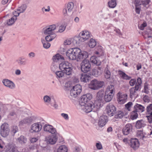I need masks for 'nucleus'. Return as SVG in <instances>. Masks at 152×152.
<instances>
[{
  "instance_id": "a211bd4d",
  "label": "nucleus",
  "mask_w": 152,
  "mask_h": 152,
  "mask_svg": "<svg viewBox=\"0 0 152 152\" xmlns=\"http://www.w3.org/2000/svg\"><path fill=\"white\" fill-rule=\"evenodd\" d=\"M103 70L101 67L98 66L93 69L92 71V75L95 77H98L101 75Z\"/></svg>"
},
{
  "instance_id": "20e7f679",
  "label": "nucleus",
  "mask_w": 152,
  "mask_h": 152,
  "mask_svg": "<svg viewBox=\"0 0 152 152\" xmlns=\"http://www.w3.org/2000/svg\"><path fill=\"white\" fill-rule=\"evenodd\" d=\"M142 83L141 80L140 78H138L134 87L130 88L129 90L130 96L131 98H135L137 96V91L140 88Z\"/></svg>"
},
{
  "instance_id": "49530a36",
  "label": "nucleus",
  "mask_w": 152,
  "mask_h": 152,
  "mask_svg": "<svg viewBox=\"0 0 152 152\" xmlns=\"http://www.w3.org/2000/svg\"><path fill=\"white\" fill-rule=\"evenodd\" d=\"M27 6L26 4L22 5L17 9V11H19L20 13L23 12L27 8Z\"/></svg>"
},
{
  "instance_id": "37998d69",
  "label": "nucleus",
  "mask_w": 152,
  "mask_h": 152,
  "mask_svg": "<svg viewBox=\"0 0 152 152\" xmlns=\"http://www.w3.org/2000/svg\"><path fill=\"white\" fill-rule=\"evenodd\" d=\"M74 7V3L72 2H70L68 4L66 8L67 10H68V12H70L72 11Z\"/></svg>"
},
{
  "instance_id": "de8ad7c7",
  "label": "nucleus",
  "mask_w": 152,
  "mask_h": 152,
  "mask_svg": "<svg viewBox=\"0 0 152 152\" xmlns=\"http://www.w3.org/2000/svg\"><path fill=\"white\" fill-rule=\"evenodd\" d=\"M51 100V98L48 95H45L43 97V100L44 102L48 104L50 103Z\"/></svg>"
},
{
  "instance_id": "603ef678",
  "label": "nucleus",
  "mask_w": 152,
  "mask_h": 152,
  "mask_svg": "<svg viewBox=\"0 0 152 152\" xmlns=\"http://www.w3.org/2000/svg\"><path fill=\"white\" fill-rule=\"evenodd\" d=\"M133 105L132 102H129L125 104V107L129 111H131V108Z\"/></svg>"
},
{
  "instance_id": "473e14b6",
  "label": "nucleus",
  "mask_w": 152,
  "mask_h": 152,
  "mask_svg": "<svg viewBox=\"0 0 152 152\" xmlns=\"http://www.w3.org/2000/svg\"><path fill=\"white\" fill-rule=\"evenodd\" d=\"M17 19L16 17H12L10 19L7 20L4 23L5 25L11 26L13 25Z\"/></svg>"
},
{
  "instance_id": "864d4df0",
  "label": "nucleus",
  "mask_w": 152,
  "mask_h": 152,
  "mask_svg": "<svg viewBox=\"0 0 152 152\" xmlns=\"http://www.w3.org/2000/svg\"><path fill=\"white\" fill-rule=\"evenodd\" d=\"M18 127L16 126H13L12 127L11 130L12 133L14 135L18 131Z\"/></svg>"
},
{
  "instance_id": "4468645a",
  "label": "nucleus",
  "mask_w": 152,
  "mask_h": 152,
  "mask_svg": "<svg viewBox=\"0 0 152 152\" xmlns=\"http://www.w3.org/2000/svg\"><path fill=\"white\" fill-rule=\"evenodd\" d=\"M116 111L115 107L113 104H109L106 107V111L107 113L110 116H113Z\"/></svg>"
},
{
  "instance_id": "09e8293b",
  "label": "nucleus",
  "mask_w": 152,
  "mask_h": 152,
  "mask_svg": "<svg viewBox=\"0 0 152 152\" xmlns=\"http://www.w3.org/2000/svg\"><path fill=\"white\" fill-rule=\"evenodd\" d=\"M104 76L106 78L109 79L110 77V72L107 68H106L104 71Z\"/></svg>"
},
{
  "instance_id": "7ed1b4c3",
  "label": "nucleus",
  "mask_w": 152,
  "mask_h": 152,
  "mask_svg": "<svg viewBox=\"0 0 152 152\" xmlns=\"http://www.w3.org/2000/svg\"><path fill=\"white\" fill-rule=\"evenodd\" d=\"M60 69L67 75H70L72 71L71 64L67 62L61 63L59 65Z\"/></svg>"
},
{
  "instance_id": "7c9ffc66",
  "label": "nucleus",
  "mask_w": 152,
  "mask_h": 152,
  "mask_svg": "<svg viewBox=\"0 0 152 152\" xmlns=\"http://www.w3.org/2000/svg\"><path fill=\"white\" fill-rule=\"evenodd\" d=\"M115 88L113 85H110L108 86L106 89L105 93L114 95Z\"/></svg>"
},
{
  "instance_id": "ea45409f",
  "label": "nucleus",
  "mask_w": 152,
  "mask_h": 152,
  "mask_svg": "<svg viewBox=\"0 0 152 152\" xmlns=\"http://www.w3.org/2000/svg\"><path fill=\"white\" fill-rule=\"evenodd\" d=\"M119 74L121 77L125 80H129L131 78L129 76L124 72L121 71H119Z\"/></svg>"
},
{
  "instance_id": "b1692460",
  "label": "nucleus",
  "mask_w": 152,
  "mask_h": 152,
  "mask_svg": "<svg viewBox=\"0 0 152 152\" xmlns=\"http://www.w3.org/2000/svg\"><path fill=\"white\" fill-rule=\"evenodd\" d=\"M132 126L131 124H126L123 129V133L125 135H127L132 131Z\"/></svg>"
},
{
  "instance_id": "5701e85b",
  "label": "nucleus",
  "mask_w": 152,
  "mask_h": 152,
  "mask_svg": "<svg viewBox=\"0 0 152 152\" xmlns=\"http://www.w3.org/2000/svg\"><path fill=\"white\" fill-rule=\"evenodd\" d=\"M4 85L11 89H13L15 87V85L14 83L9 80L4 79L3 80Z\"/></svg>"
},
{
  "instance_id": "f704fd0d",
  "label": "nucleus",
  "mask_w": 152,
  "mask_h": 152,
  "mask_svg": "<svg viewBox=\"0 0 152 152\" xmlns=\"http://www.w3.org/2000/svg\"><path fill=\"white\" fill-rule=\"evenodd\" d=\"M16 140L18 142L21 144H23L26 143L27 139L24 136L21 135L19 137L17 138Z\"/></svg>"
},
{
  "instance_id": "c756f323",
  "label": "nucleus",
  "mask_w": 152,
  "mask_h": 152,
  "mask_svg": "<svg viewBox=\"0 0 152 152\" xmlns=\"http://www.w3.org/2000/svg\"><path fill=\"white\" fill-rule=\"evenodd\" d=\"M90 78V76L87 74H82L80 77L81 81L85 83L88 82Z\"/></svg>"
},
{
  "instance_id": "9d476101",
  "label": "nucleus",
  "mask_w": 152,
  "mask_h": 152,
  "mask_svg": "<svg viewBox=\"0 0 152 152\" xmlns=\"http://www.w3.org/2000/svg\"><path fill=\"white\" fill-rule=\"evenodd\" d=\"M150 0H135V11L137 13L139 14L141 10L140 5L141 4L143 5L148 4Z\"/></svg>"
},
{
  "instance_id": "6e6d98bb",
  "label": "nucleus",
  "mask_w": 152,
  "mask_h": 152,
  "mask_svg": "<svg viewBox=\"0 0 152 152\" xmlns=\"http://www.w3.org/2000/svg\"><path fill=\"white\" fill-rule=\"evenodd\" d=\"M58 68V66L53 63L52 64L51 66V69L53 72H55Z\"/></svg>"
},
{
  "instance_id": "680f3d73",
  "label": "nucleus",
  "mask_w": 152,
  "mask_h": 152,
  "mask_svg": "<svg viewBox=\"0 0 152 152\" xmlns=\"http://www.w3.org/2000/svg\"><path fill=\"white\" fill-rule=\"evenodd\" d=\"M143 99L145 102H148L150 101L149 97L147 95H145L143 98Z\"/></svg>"
},
{
  "instance_id": "338daca9",
  "label": "nucleus",
  "mask_w": 152,
  "mask_h": 152,
  "mask_svg": "<svg viewBox=\"0 0 152 152\" xmlns=\"http://www.w3.org/2000/svg\"><path fill=\"white\" fill-rule=\"evenodd\" d=\"M4 142L1 140H0V149L2 150L4 147Z\"/></svg>"
},
{
  "instance_id": "0e129e2a",
  "label": "nucleus",
  "mask_w": 152,
  "mask_h": 152,
  "mask_svg": "<svg viewBox=\"0 0 152 152\" xmlns=\"http://www.w3.org/2000/svg\"><path fill=\"white\" fill-rule=\"evenodd\" d=\"M96 146L98 149L100 150L102 148V145L99 143H97L96 144Z\"/></svg>"
},
{
  "instance_id": "9b49d317",
  "label": "nucleus",
  "mask_w": 152,
  "mask_h": 152,
  "mask_svg": "<svg viewBox=\"0 0 152 152\" xmlns=\"http://www.w3.org/2000/svg\"><path fill=\"white\" fill-rule=\"evenodd\" d=\"M81 86L79 84H77L73 87L70 91L71 96L74 97H77L81 92Z\"/></svg>"
},
{
  "instance_id": "8fccbe9b",
  "label": "nucleus",
  "mask_w": 152,
  "mask_h": 152,
  "mask_svg": "<svg viewBox=\"0 0 152 152\" xmlns=\"http://www.w3.org/2000/svg\"><path fill=\"white\" fill-rule=\"evenodd\" d=\"M66 26L64 25H61L58 28V31L56 32L62 33L65 29Z\"/></svg>"
},
{
  "instance_id": "393cba45",
  "label": "nucleus",
  "mask_w": 152,
  "mask_h": 152,
  "mask_svg": "<svg viewBox=\"0 0 152 152\" xmlns=\"http://www.w3.org/2000/svg\"><path fill=\"white\" fill-rule=\"evenodd\" d=\"M58 139L57 137L55 135H52L48 137L46 140L48 143L53 145L55 144Z\"/></svg>"
},
{
  "instance_id": "c85d7f7f",
  "label": "nucleus",
  "mask_w": 152,
  "mask_h": 152,
  "mask_svg": "<svg viewBox=\"0 0 152 152\" xmlns=\"http://www.w3.org/2000/svg\"><path fill=\"white\" fill-rule=\"evenodd\" d=\"M146 125L145 122L144 120H141L137 121L135 127L137 129H140L145 127Z\"/></svg>"
},
{
  "instance_id": "f03ea898",
  "label": "nucleus",
  "mask_w": 152,
  "mask_h": 152,
  "mask_svg": "<svg viewBox=\"0 0 152 152\" xmlns=\"http://www.w3.org/2000/svg\"><path fill=\"white\" fill-rule=\"evenodd\" d=\"M90 37V34L88 31H83L79 34L78 36L75 37L72 42L74 44L77 45L88 39Z\"/></svg>"
},
{
  "instance_id": "a878e982",
  "label": "nucleus",
  "mask_w": 152,
  "mask_h": 152,
  "mask_svg": "<svg viewBox=\"0 0 152 152\" xmlns=\"http://www.w3.org/2000/svg\"><path fill=\"white\" fill-rule=\"evenodd\" d=\"M32 118L31 117L26 118L19 122V125L23 126L24 124H29L32 122Z\"/></svg>"
},
{
  "instance_id": "cd10ccee",
  "label": "nucleus",
  "mask_w": 152,
  "mask_h": 152,
  "mask_svg": "<svg viewBox=\"0 0 152 152\" xmlns=\"http://www.w3.org/2000/svg\"><path fill=\"white\" fill-rule=\"evenodd\" d=\"M22 113V112L20 110H18L16 111L11 112L9 114V115L16 118L20 117Z\"/></svg>"
},
{
  "instance_id": "4d7b16f0",
  "label": "nucleus",
  "mask_w": 152,
  "mask_h": 152,
  "mask_svg": "<svg viewBox=\"0 0 152 152\" xmlns=\"http://www.w3.org/2000/svg\"><path fill=\"white\" fill-rule=\"evenodd\" d=\"M69 12H68V10L66 8H65L63 10V14L64 16H67L68 15V13Z\"/></svg>"
},
{
  "instance_id": "6ab92c4d",
  "label": "nucleus",
  "mask_w": 152,
  "mask_h": 152,
  "mask_svg": "<svg viewBox=\"0 0 152 152\" xmlns=\"http://www.w3.org/2000/svg\"><path fill=\"white\" fill-rule=\"evenodd\" d=\"M104 92L102 90L99 91L97 93L96 100L99 102L103 103L104 101Z\"/></svg>"
},
{
  "instance_id": "2f4dec72",
  "label": "nucleus",
  "mask_w": 152,
  "mask_h": 152,
  "mask_svg": "<svg viewBox=\"0 0 152 152\" xmlns=\"http://www.w3.org/2000/svg\"><path fill=\"white\" fill-rule=\"evenodd\" d=\"M53 60L54 62H57L64 60V58L61 55L59 54H57L53 57Z\"/></svg>"
},
{
  "instance_id": "f8f14e48",
  "label": "nucleus",
  "mask_w": 152,
  "mask_h": 152,
  "mask_svg": "<svg viewBox=\"0 0 152 152\" xmlns=\"http://www.w3.org/2000/svg\"><path fill=\"white\" fill-rule=\"evenodd\" d=\"M92 98V96L91 94H87L83 95L79 100V104L81 106H84L86 103L91 100Z\"/></svg>"
},
{
  "instance_id": "4be33fe9",
  "label": "nucleus",
  "mask_w": 152,
  "mask_h": 152,
  "mask_svg": "<svg viewBox=\"0 0 152 152\" xmlns=\"http://www.w3.org/2000/svg\"><path fill=\"white\" fill-rule=\"evenodd\" d=\"M43 128L45 131L48 132L52 134H54L56 132L55 128H54L52 126L49 124L45 125Z\"/></svg>"
},
{
  "instance_id": "5fc2aeb1",
  "label": "nucleus",
  "mask_w": 152,
  "mask_h": 152,
  "mask_svg": "<svg viewBox=\"0 0 152 152\" xmlns=\"http://www.w3.org/2000/svg\"><path fill=\"white\" fill-rule=\"evenodd\" d=\"M71 87V83L68 82L65 83L64 87L66 90H69V88Z\"/></svg>"
},
{
  "instance_id": "aec40b11",
  "label": "nucleus",
  "mask_w": 152,
  "mask_h": 152,
  "mask_svg": "<svg viewBox=\"0 0 152 152\" xmlns=\"http://www.w3.org/2000/svg\"><path fill=\"white\" fill-rule=\"evenodd\" d=\"M108 118L106 116L102 115L100 117L98 122V125L100 127L104 126L107 121Z\"/></svg>"
},
{
  "instance_id": "423d86ee",
  "label": "nucleus",
  "mask_w": 152,
  "mask_h": 152,
  "mask_svg": "<svg viewBox=\"0 0 152 152\" xmlns=\"http://www.w3.org/2000/svg\"><path fill=\"white\" fill-rule=\"evenodd\" d=\"M134 110L132 113L131 115L132 119L137 118L138 117V114L137 113L143 112L145 110V108L142 105L136 104L134 107Z\"/></svg>"
},
{
  "instance_id": "e433bc0d",
  "label": "nucleus",
  "mask_w": 152,
  "mask_h": 152,
  "mask_svg": "<svg viewBox=\"0 0 152 152\" xmlns=\"http://www.w3.org/2000/svg\"><path fill=\"white\" fill-rule=\"evenodd\" d=\"M67 147L64 145L60 146L57 150V152H67Z\"/></svg>"
},
{
  "instance_id": "58836bf2",
  "label": "nucleus",
  "mask_w": 152,
  "mask_h": 152,
  "mask_svg": "<svg viewBox=\"0 0 152 152\" xmlns=\"http://www.w3.org/2000/svg\"><path fill=\"white\" fill-rule=\"evenodd\" d=\"M17 61L20 65H24L26 64V59L23 57H20L19 58Z\"/></svg>"
},
{
  "instance_id": "1a4fd4ad",
  "label": "nucleus",
  "mask_w": 152,
  "mask_h": 152,
  "mask_svg": "<svg viewBox=\"0 0 152 152\" xmlns=\"http://www.w3.org/2000/svg\"><path fill=\"white\" fill-rule=\"evenodd\" d=\"M10 132V128L8 124L7 123L3 124L0 127V134L4 137L8 136Z\"/></svg>"
},
{
  "instance_id": "a19ab883",
  "label": "nucleus",
  "mask_w": 152,
  "mask_h": 152,
  "mask_svg": "<svg viewBox=\"0 0 152 152\" xmlns=\"http://www.w3.org/2000/svg\"><path fill=\"white\" fill-rule=\"evenodd\" d=\"M136 135L138 138L142 140H144V138L146 137L142 130L137 131Z\"/></svg>"
},
{
  "instance_id": "f3484780",
  "label": "nucleus",
  "mask_w": 152,
  "mask_h": 152,
  "mask_svg": "<svg viewBox=\"0 0 152 152\" xmlns=\"http://www.w3.org/2000/svg\"><path fill=\"white\" fill-rule=\"evenodd\" d=\"M146 113L147 115H147L146 117L147 118L148 121L149 123H152V104H149L146 108Z\"/></svg>"
},
{
  "instance_id": "2eb2a0df",
  "label": "nucleus",
  "mask_w": 152,
  "mask_h": 152,
  "mask_svg": "<svg viewBox=\"0 0 152 152\" xmlns=\"http://www.w3.org/2000/svg\"><path fill=\"white\" fill-rule=\"evenodd\" d=\"M84 106V107L83 108V110L86 113H88L93 110L95 111L96 109H94L95 108L94 105L92 102H90L89 103L85 104Z\"/></svg>"
},
{
  "instance_id": "052dcab7",
  "label": "nucleus",
  "mask_w": 152,
  "mask_h": 152,
  "mask_svg": "<svg viewBox=\"0 0 152 152\" xmlns=\"http://www.w3.org/2000/svg\"><path fill=\"white\" fill-rule=\"evenodd\" d=\"M147 26V24L145 23H144L142 24L140 26H139L140 29L142 30H143L144 29V28L146 27Z\"/></svg>"
},
{
  "instance_id": "0eeeda50",
  "label": "nucleus",
  "mask_w": 152,
  "mask_h": 152,
  "mask_svg": "<svg viewBox=\"0 0 152 152\" xmlns=\"http://www.w3.org/2000/svg\"><path fill=\"white\" fill-rule=\"evenodd\" d=\"M104 84L103 81H99L94 79L91 82L89 85V87L91 89L97 90L102 88Z\"/></svg>"
},
{
  "instance_id": "69168bd1",
  "label": "nucleus",
  "mask_w": 152,
  "mask_h": 152,
  "mask_svg": "<svg viewBox=\"0 0 152 152\" xmlns=\"http://www.w3.org/2000/svg\"><path fill=\"white\" fill-rule=\"evenodd\" d=\"M15 151L14 148L13 147H12L10 148H8V149L5 152H15Z\"/></svg>"
},
{
  "instance_id": "c03bdc74",
  "label": "nucleus",
  "mask_w": 152,
  "mask_h": 152,
  "mask_svg": "<svg viewBox=\"0 0 152 152\" xmlns=\"http://www.w3.org/2000/svg\"><path fill=\"white\" fill-rule=\"evenodd\" d=\"M41 42L43 45V46L44 48L48 49L50 47V44L48 42L45 41L44 39H41Z\"/></svg>"
},
{
  "instance_id": "79ce46f5",
  "label": "nucleus",
  "mask_w": 152,
  "mask_h": 152,
  "mask_svg": "<svg viewBox=\"0 0 152 152\" xmlns=\"http://www.w3.org/2000/svg\"><path fill=\"white\" fill-rule=\"evenodd\" d=\"M108 4L109 7L114 8L116 7L117 5L116 0H111V1L108 2Z\"/></svg>"
},
{
  "instance_id": "e2e57ef3",
  "label": "nucleus",
  "mask_w": 152,
  "mask_h": 152,
  "mask_svg": "<svg viewBox=\"0 0 152 152\" xmlns=\"http://www.w3.org/2000/svg\"><path fill=\"white\" fill-rule=\"evenodd\" d=\"M35 53L33 52H30L28 54V56L30 58H33L35 57Z\"/></svg>"
},
{
  "instance_id": "6e6552de",
  "label": "nucleus",
  "mask_w": 152,
  "mask_h": 152,
  "mask_svg": "<svg viewBox=\"0 0 152 152\" xmlns=\"http://www.w3.org/2000/svg\"><path fill=\"white\" fill-rule=\"evenodd\" d=\"M84 59L81 63V69L82 72L86 73L90 71L91 66L89 60Z\"/></svg>"
},
{
  "instance_id": "bf43d9fd",
  "label": "nucleus",
  "mask_w": 152,
  "mask_h": 152,
  "mask_svg": "<svg viewBox=\"0 0 152 152\" xmlns=\"http://www.w3.org/2000/svg\"><path fill=\"white\" fill-rule=\"evenodd\" d=\"M20 13L19 11H17V9L16 10H15L13 12V14L14 16L13 17H16L17 18V17L19 15Z\"/></svg>"
},
{
  "instance_id": "a18cd8bd",
  "label": "nucleus",
  "mask_w": 152,
  "mask_h": 152,
  "mask_svg": "<svg viewBox=\"0 0 152 152\" xmlns=\"http://www.w3.org/2000/svg\"><path fill=\"white\" fill-rule=\"evenodd\" d=\"M96 45V42L95 39H91L88 44V45L91 48H94Z\"/></svg>"
},
{
  "instance_id": "bb28decb",
  "label": "nucleus",
  "mask_w": 152,
  "mask_h": 152,
  "mask_svg": "<svg viewBox=\"0 0 152 152\" xmlns=\"http://www.w3.org/2000/svg\"><path fill=\"white\" fill-rule=\"evenodd\" d=\"M66 56L69 58L71 60H76V56H75L72 48L68 50L66 52Z\"/></svg>"
},
{
  "instance_id": "ddd939ff",
  "label": "nucleus",
  "mask_w": 152,
  "mask_h": 152,
  "mask_svg": "<svg viewBox=\"0 0 152 152\" xmlns=\"http://www.w3.org/2000/svg\"><path fill=\"white\" fill-rule=\"evenodd\" d=\"M42 126L40 122L35 123L31 126L30 131L31 133H37L40 132L42 129Z\"/></svg>"
},
{
  "instance_id": "39448f33",
  "label": "nucleus",
  "mask_w": 152,
  "mask_h": 152,
  "mask_svg": "<svg viewBox=\"0 0 152 152\" xmlns=\"http://www.w3.org/2000/svg\"><path fill=\"white\" fill-rule=\"evenodd\" d=\"M72 49L75 56H76V60H82L86 59L88 57V53L87 52L81 51V50L78 48Z\"/></svg>"
},
{
  "instance_id": "dca6fc26",
  "label": "nucleus",
  "mask_w": 152,
  "mask_h": 152,
  "mask_svg": "<svg viewBox=\"0 0 152 152\" xmlns=\"http://www.w3.org/2000/svg\"><path fill=\"white\" fill-rule=\"evenodd\" d=\"M118 100L120 104H124L127 99V95L126 94L119 92L117 94Z\"/></svg>"
},
{
  "instance_id": "13d9d810",
  "label": "nucleus",
  "mask_w": 152,
  "mask_h": 152,
  "mask_svg": "<svg viewBox=\"0 0 152 152\" xmlns=\"http://www.w3.org/2000/svg\"><path fill=\"white\" fill-rule=\"evenodd\" d=\"M137 82L134 79H132L130 80L129 81L130 85L131 86H134L135 84H136Z\"/></svg>"
},
{
  "instance_id": "72a5a7b5",
  "label": "nucleus",
  "mask_w": 152,
  "mask_h": 152,
  "mask_svg": "<svg viewBox=\"0 0 152 152\" xmlns=\"http://www.w3.org/2000/svg\"><path fill=\"white\" fill-rule=\"evenodd\" d=\"M114 95L105 93L104 101L106 102H109L112 99Z\"/></svg>"
},
{
  "instance_id": "3c124183",
  "label": "nucleus",
  "mask_w": 152,
  "mask_h": 152,
  "mask_svg": "<svg viewBox=\"0 0 152 152\" xmlns=\"http://www.w3.org/2000/svg\"><path fill=\"white\" fill-rule=\"evenodd\" d=\"M62 71H56L55 72V74L56 75L57 77L58 78H61L64 75V72H63Z\"/></svg>"
},
{
  "instance_id": "f257e3e1",
  "label": "nucleus",
  "mask_w": 152,
  "mask_h": 152,
  "mask_svg": "<svg viewBox=\"0 0 152 152\" xmlns=\"http://www.w3.org/2000/svg\"><path fill=\"white\" fill-rule=\"evenodd\" d=\"M56 28V26L54 24L47 26L43 28V33L45 35H47L45 37V41L48 42H50L56 37V34L53 33V32Z\"/></svg>"
},
{
  "instance_id": "c9c22d12",
  "label": "nucleus",
  "mask_w": 152,
  "mask_h": 152,
  "mask_svg": "<svg viewBox=\"0 0 152 152\" xmlns=\"http://www.w3.org/2000/svg\"><path fill=\"white\" fill-rule=\"evenodd\" d=\"M90 60L92 63L97 66L100 65L101 64V61L98 60L97 58L94 56H92Z\"/></svg>"
},
{
  "instance_id": "4c0bfd02",
  "label": "nucleus",
  "mask_w": 152,
  "mask_h": 152,
  "mask_svg": "<svg viewBox=\"0 0 152 152\" xmlns=\"http://www.w3.org/2000/svg\"><path fill=\"white\" fill-rule=\"evenodd\" d=\"M115 117L116 119L121 118H122L124 115V113L120 110L117 111L116 112H115Z\"/></svg>"
},
{
  "instance_id": "774afa93",
  "label": "nucleus",
  "mask_w": 152,
  "mask_h": 152,
  "mask_svg": "<svg viewBox=\"0 0 152 152\" xmlns=\"http://www.w3.org/2000/svg\"><path fill=\"white\" fill-rule=\"evenodd\" d=\"M61 115L65 119L67 120L68 119V115L67 114L62 113L61 114Z\"/></svg>"
},
{
  "instance_id": "412c9836",
  "label": "nucleus",
  "mask_w": 152,
  "mask_h": 152,
  "mask_svg": "<svg viewBox=\"0 0 152 152\" xmlns=\"http://www.w3.org/2000/svg\"><path fill=\"white\" fill-rule=\"evenodd\" d=\"M139 143L136 139H131L129 143V145L134 150L137 149L139 146Z\"/></svg>"
}]
</instances>
